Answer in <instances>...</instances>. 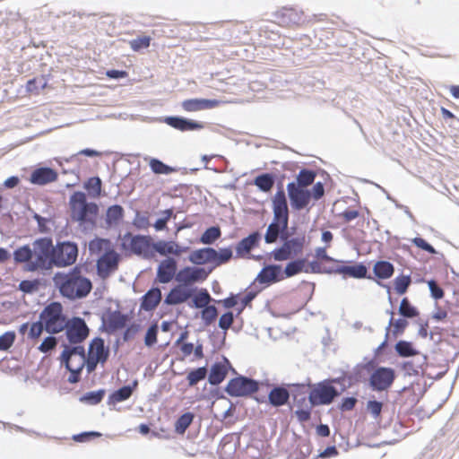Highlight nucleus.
<instances>
[{
    "label": "nucleus",
    "instance_id": "nucleus-9",
    "mask_svg": "<svg viewBox=\"0 0 459 459\" xmlns=\"http://www.w3.org/2000/svg\"><path fill=\"white\" fill-rule=\"evenodd\" d=\"M39 319L43 321L45 330L50 333H60L67 325L63 314V307L57 302H52L47 306L40 313Z\"/></svg>",
    "mask_w": 459,
    "mask_h": 459
},
{
    "label": "nucleus",
    "instance_id": "nucleus-50",
    "mask_svg": "<svg viewBox=\"0 0 459 459\" xmlns=\"http://www.w3.org/2000/svg\"><path fill=\"white\" fill-rule=\"evenodd\" d=\"M232 256V251L230 248L220 249L216 251V256L214 257V264L220 265L228 262Z\"/></svg>",
    "mask_w": 459,
    "mask_h": 459
},
{
    "label": "nucleus",
    "instance_id": "nucleus-13",
    "mask_svg": "<svg viewBox=\"0 0 459 459\" xmlns=\"http://www.w3.org/2000/svg\"><path fill=\"white\" fill-rule=\"evenodd\" d=\"M208 275L209 272L203 267L186 266L178 272L176 281L187 287L204 281Z\"/></svg>",
    "mask_w": 459,
    "mask_h": 459
},
{
    "label": "nucleus",
    "instance_id": "nucleus-40",
    "mask_svg": "<svg viewBox=\"0 0 459 459\" xmlns=\"http://www.w3.org/2000/svg\"><path fill=\"white\" fill-rule=\"evenodd\" d=\"M133 393V389L131 386L126 385L122 388L115 391L110 396L109 401L112 403H121L126 399H128Z\"/></svg>",
    "mask_w": 459,
    "mask_h": 459
},
{
    "label": "nucleus",
    "instance_id": "nucleus-19",
    "mask_svg": "<svg viewBox=\"0 0 459 459\" xmlns=\"http://www.w3.org/2000/svg\"><path fill=\"white\" fill-rule=\"evenodd\" d=\"M273 221H279L288 227L289 209L286 195L283 190L277 191L273 198Z\"/></svg>",
    "mask_w": 459,
    "mask_h": 459
},
{
    "label": "nucleus",
    "instance_id": "nucleus-64",
    "mask_svg": "<svg viewBox=\"0 0 459 459\" xmlns=\"http://www.w3.org/2000/svg\"><path fill=\"white\" fill-rule=\"evenodd\" d=\"M429 288L431 292V295L434 299H438L444 296V292L441 288H439L434 281H429Z\"/></svg>",
    "mask_w": 459,
    "mask_h": 459
},
{
    "label": "nucleus",
    "instance_id": "nucleus-55",
    "mask_svg": "<svg viewBox=\"0 0 459 459\" xmlns=\"http://www.w3.org/2000/svg\"><path fill=\"white\" fill-rule=\"evenodd\" d=\"M217 316V309L214 306H208L204 307L202 311V318L207 325L211 324Z\"/></svg>",
    "mask_w": 459,
    "mask_h": 459
},
{
    "label": "nucleus",
    "instance_id": "nucleus-35",
    "mask_svg": "<svg viewBox=\"0 0 459 459\" xmlns=\"http://www.w3.org/2000/svg\"><path fill=\"white\" fill-rule=\"evenodd\" d=\"M337 272L353 278H364L367 274V268L363 264H356L351 266H342L339 268Z\"/></svg>",
    "mask_w": 459,
    "mask_h": 459
},
{
    "label": "nucleus",
    "instance_id": "nucleus-57",
    "mask_svg": "<svg viewBox=\"0 0 459 459\" xmlns=\"http://www.w3.org/2000/svg\"><path fill=\"white\" fill-rule=\"evenodd\" d=\"M56 339L55 337L48 336V337L45 338L44 341L41 342V344L39 347V350L41 352L46 353V352L51 351L52 349H54L56 347Z\"/></svg>",
    "mask_w": 459,
    "mask_h": 459
},
{
    "label": "nucleus",
    "instance_id": "nucleus-42",
    "mask_svg": "<svg viewBox=\"0 0 459 459\" xmlns=\"http://www.w3.org/2000/svg\"><path fill=\"white\" fill-rule=\"evenodd\" d=\"M194 420V415L190 412L181 415L175 423V430L178 434H184Z\"/></svg>",
    "mask_w": 459,
    "mask_h": 459
},
{
    "label": "nucleus",
    "instance_id": "nucleus-29",
    "mask_svg": "<svg viewBox=\"0 0 459 459\" xmlns=\"http://www.w3.org/2000/svg\"><path fill=\"white\" fill-rule=\"evenodd\" d=\"M161 291L159 289L149 290L143 297L141 307L146 311L152 310L160 303Z\"/></svg>",
    "mask_w": 459,
    "mask_h": 459
},
{
    "label": "nucleus",
    "instance_id": "nucleus-7",
    "mask_svg": "<svg viewBox=\"0 0 459 459\" xmlns=\"http://www.w3.org/2000/svg\"><path fill=\"white\" fill-rule=\"evenodd\" d=\"M61 361L65 363L66 368L71 373L68 381L70 383L78 382L79 374L86 367L87 363L84 348L81 345L65 346L61 354Z\"/></svg>",
    "mask_w": 459,
    "mask_h": 459
},
{
    "label": "nucleus",
    "instance_id": "nucleus-59",
    "mask_svg": "<svg viewBox=\"0 0 459 459\" xmlns=\"http://www.w3.org/2000/svg\"><path fill=\"white\" fill-rule=\"evenodd\" d=\"M233 323V314L231 312H228L223 314L219 320V326L223 329L227 330L230 327V325Z\"/></svg>",
    "mask_w": 459,
    "mask_h": 459
},
{
    "label": "nucleus",
    "instance_id": "nucleus-47",
    "mask_svg": "<svg viewBox=\"0 0 459 459\" xmlns=\"http://www.w3.org/2000/svg\"><path fill=\"white\" fill-rule=\"evenodd\" d=\"M399 313L404 317H414L418 315V312L415 307L411 306L407 299H403L401 301Z\"/></svg>",
    "mask_w": 459,
    "mask_h": 459
},
{
    "label": "nucleus",
    "instance_id": "nucleus-27",
    "mask_svg": "<svg viewBox=\"0 0 459 459\" xmlns=\"http://www.w3.org/2000/svg\"><path fill=\"white\" fill-rule=\"evenodd\" d=\"M281 271V265H268L265 266L257 275L256 280L260 283H272L280 280V273Z\"/></svg>",
    "mask_w": 459,
    "mask_h": 459
},
{
    "label": "nucleus",
    "instance_id": "nucleus-6",
    "mask_svg": "<svg viewBox=\"0 0 459 459\" xmlns=\"http://www.w3.org/2000/svg\"><path fill=\"white\" fill-rule=\"evenodd\" d=\"M70 208L72 218L81 225L89 223L92 225L98 212V206L94 203H88L86 195L82 192H75L70 197Z\"/></svg>",
    "mask_w": 459,
    "mask_h": 459
},
{
    "label": "nucleus",
    "instance_id": "nucleus-10",
    "mask_svg": "<svg viewBox=\"0 0 459 459\" xmlns=\"http://www.w3.org/2000/svg\"><path fill=\"white\" fill-rule=\"evenodd\" d=\"M77 246L71 242H63L53 247L51 253V267H65L73 264L77 258Z\"/></svg>",
    "mask_w": 459,
    "mask_h": 459
},
{
    "label": "nucleus",
    "instance_id": "nucleus-1",
    "mask_svg": "<svg viewBox=\"0 0 459 459\" xmlns=\"http://www.w3.org/2000/svg\"><path fill=\"white\" fill-rule=\"evenodd\" d=\"M51 253L53 243L48 238L36 239L31 245L20 247L13 252V259L17 263H25L29 272L48 270L51 268Z\"/></svg>",
    "mask_w": 459,
    "mask_h": 459
},
{
    "label": "nucleus",
    "instance_id": "nucleus-39",
    "mask_svg": "<svg viewBox=\"0 0 459 459\" xmlns=\"http://www.w3.org/2000/svg\"><path fill=\"white\" fill-rule=\"evenodd\" d=\"M123 217V208L120 205H113L107 211L106 221L109 226L117 225Z\"/></svg>",
    "mask_w": 459,
    "mask_h": 459
},
{
    "label": "nucleus",
    "instance_id": "nucleus-18",
    "mask_svg": "<svg viewBox=\"0 0 459 459\" xmlns=\"http://www.w3.org/2000/svg\"><path fill=\"white\" fill-rule=\"evenodd\" d=\"M337 390L329 384H319L309 394V402L313 405L329 404L337 396Z\"/></svg>",
    "mask_w": 459,
    "mask_h": 459
},
{
    "label": "nucleus",
    "instance_id": "nucleus-5",
    "mask_svg": "<svg viewBox=\"0 0 459 459\" xmlns=\"http://www.w3.org/2000/svg\"><path fill=\"white\" fill-rule=\"evenodd\" d=\"M70 208L72 218L81 225L89 223L92 225L98 212V206L94 203H88L86 195L82 192H75L70 197Z\"/></svg>",
    "mask_w": 459,
    "mask_h": 459
},
{
    "label": "nucleus",
    "instance_id": "nucleus-62",
    "mask_svg": "<svg viewBox=\"0 0 459 459\" xmlns=\"http://www.w3.org/2000/svg\"><path fill=\"white\" fill-rule=\"evenodd\" d=\"M412 243H413L416 247H420V248H421V249H423V250H425V251H428V252H429L430 254H435V253H436L435 248H434L431 245H429V243H427V242H426L423 238H414L412 239Z\"/></svg>",
    "mask_w": 459,
    "mask_h": 459
},
{
    "label": "nucleus",
    "instance_id": "nucleus-23",
    "mask_svg": "<svg viewBox=\"0 0 459 459\" xmlns=\"http://www.w3.org/2000/svg\"><path fill=\"white\" fill-rule=\"evenodd\" d=\"M192 290L186 286L179 285L173 288L165 299V303L168 305H178L186 302L192 297Z\"/></svg>",
    "mask_w": 459,
    "mask_h": 459
},
{
    "label": "nucleus",
    "instance_id": "nucleus-33",
    "mask_svg": "<svg viewBox=\"0 0 459 459\" xmlns=\"http://www.w3.org/2000/svg\"><path fill=\"white\" fill-rule=\"evenodd\" d=\"M289 399V392L282 387H275L269 394V401L274 406L286 403Z\"/></svg>",
    "mask_w": 459,
    "mask_h": 459
},
{
    "label": "nucleus",
    "instance_id": "nucleus-30",
    "mask_svg": "<svg viewBox=\"0 0 459 459\" xmlns=\"http://www.w3.org/2000/svg\"><path fill=\"white\" fill-rule=\"evenodd\" d=\"M286 229L287 227H284L283 224L273 220L272 223L269 224L264 235L265 242L267 244L274 243L277 240L280 233H282L284 230H286Z\"/></svg>",
    "mask_w": 459,
    "mask_h": 459
},
{
    "label": "nucleus",
    "instance_id": "nucleus-36",
    "mask_svg": "<svg viewBox=\"0 0 459 459\" xmlns=\"http://www.w3.org/2000/svg\"><path fill=\"white\" fill-rule=\"evenodd\" d=\"M374 273L378 278L387 279L392 276L394 273V266L389 262H377L374 266Z\"/></svg>",
    "mask_w": 459,
    "mask_h": 459
},
{
    "label": "nucleus",
    "instance_id": "nucleus-34",
    "mask_svg": "<svg viewBox=\"0 0 459 459\" xmlns=\"http://www.w3.org/2000/svg\"><path fill=\"white\" fill-rule=\"evenodd\" d=\"M316 178V173L308 169H301L296 177V181H293L294 185L303 188H307L313 184Z\"/></svg>",
    "mask_w": 459,
    "mask_h": 459
},
{
    "label": "nucleus",
    "instance_id": "nucleus-15",
    "mask_svg": "<svg viewBox=\"0 0 459 459\" xmlns=\"http://www.w3.org/2000/svg\"><path fill=\"white\" fill-rule=\"evenodd\" d=\"M394 380V370L390 368L380 367L370 376L369 385L373 390L385 391L391 386Z\"/></svg>",
    "mask_w": 459,
    "mask_h": 459
},
{
    "label": "nucleus",
    "instance_id": "nucleus-4",
    "mask_svg": "<svg viewBox=\"0 0 459 459\" xmlns=\"http://www.w3.org/2000/svg\"><path fill=\"white\" fill-rule=\"evenodd\" d=\"M70 208L72 218L81 225L89 223L92 225L98 212V206L94 203H88L86 195L82 192H75L70 197Z\"/></svg>",
    "mask_w": 459,
    "mask_h": 459
},
{
    "label": "nucleus",
    "instance_id": "nucleus-31",
    "mask_svg": "<svg viewBox=\"0 0 459 459\" xmlns=\"http://www.w3.org/2000/svg\"><path fill=\"white\" fill-rule=\"evenodd\" d=\"M148 160L152 171L158 175H169L176 171V169L166 165L162 161L155 158H144Z\"/></svg>",
    "mask_w": 459,
    "mask_h": 459
},
{
    "label": "nucleus",
    "instance_id": "nucleus-52",
    "mask_svg": "<svg viewBox=\"0 0 459 459\" xmlns=\"http://www.w3.org/2000/svg\"><path fill=\"white\" fill-rule=\"evenodd\" d=\"M150 37L143 36L134 39L130 41V46L134 51H139L142 48H147L150 46Z\"/></svg>",
    "mask_w": 459,
    "mask_h": 459
},
{
    "label": "nucleus",
    "instance_id": "nucleus-51",
    "mask_svg": "<svg viewBox=\"0 0 459 459\" xmlns=\"http://www.w3.org/2000/svg\"><path fill=\"white\" fill-rule=\"evenodd\" d=\"M411 283L409 276L397 277L394 281L395 290L398 294H403Z\"/></svg>",
    "mask_w": 459,
    "mask_h": 459
},
{
    "label": "nucleus",
    "instance_id": "nucleus-28",
    "mask_svg": "<svg viewBox=\"0 0 459 459\" xmlns=\"http://www.w3.org/2000/svg\"><path fill=\"white\" fill-rule=\"evenodd\" d=\"M261 235L258 232H254L243 238L236 247L238 255L244 256L247 255L250 250L258 244Z\"/></svg>",
    "mask_w": 459,
    "mask_h": 459
},
{
    "label": "nucleus",
    "instance_id": "nucleus-46",
    "mask_svg": "<svg viewBox=\"0 0 459 459\" xmlns=\"http://www.w3.org/2000/svg\"><path fill=\"white\" fill-rule=\"evenodd\" d=\"M211 300V297L207 290H200L193 299V306L197 308H204L208 307V303Z\"/></svg>",
    "mask_w": 459,
    "mask_h": 459
},
{
    "label": "nucleus",
    "instance_id": "nucleus-45",
    "mask_svg": "<svg viewBox=\"0 0 459 459\" xmlns=\"http://www.w3.org/2000/svg\"><path fill=\"white\" fill-rule=\"evenodd\" d=\"M206 374H207V369L204 367L198 368L189 372L187 375V377H186L188 380L189 385L193 386V385H196L199 381L204 379L206 377Z\"/></svg>",
    "mask_w": 459,
    "mask_h": 459
},
{
    "label": "nucleus",
    "instance_id": "nucleus-60",
    "mask_svg": "<svg viewBox=\"0 0 459 459\" xmlns=\"http://www.w3.org/2000/svg\"><path fill=\"white\" fill-rule=\"evenodd\" d=\"M367 408L371 415L376 419L377 418L382 411V403L377 401H369L368 403Z\"/></svg>",
    "mask_w": 459,
    "mask_h": 459
},
{
    "label": "nucleus",
    "instance_id": "nucleus-3",
    "mask_svg": "<svg viewBox=\"0 0 459 459\" xmlns=\"http://www.w3.org/2000/svg\"><path fill=\"white\" fill-rule=\"evenodd\" d=\"M288 195L290 205L294 210L300 211L306 208L311 199L319 200L325 194V188L321 182H317L313 186L312 191L294 185V183L287 184Z\"/></svg>",
    "mask_w": 459,
    "mask_h": 459
},
{
    "label": "nucleus",
    "instance_id": "nucleus-41",
    "mask_svg": "<svg viewBox=\"0 0 459 459\" xmlns=\"http://www.w3.org/2000/svg\"><path fill=\"white\" fill-rule=\"evenodd\" d=\"M85 189L89 192V195L96 198L100 196L101 191V180L100 178H91L85 184Z\"/></svg>",
    "mask_w": 459,
    "mask_h": 459
},
{
    "label": "nucleus",
    "instance_id": "nucleus-25",
    "mask_svg": "<svg viewBox=\"0 0 459 459\" xmlns=\"http://www.w3.org/2000/svg\"><path fill=\"white\" fill-rule=\"evenodd\" d=\"M152 247L161 255H180L185 248L173 241L160 240L152 245Z\"/></svg>",
    "mask_w": 459,
    "mask_h": 459
},
{
    "label": "nucleus",
    "instance_id": "nucleus-56",
    "mask_svg": "<svg viewBox=\"0 0 459 459\" xmlns=\"http://www.w3.org/2000/svg\"><path fill=\"white\" fill-rule=\"evenodd\" d=\"M103 395V391L90 392L82 398V401L87 402L91 404H97L102 400Z\"/></svg>",
    "mask_w": 459,
    "mask_h": 459
},
{
    "label": "nucleus",
    "instance_id": "nucleus-2",
    "mask_svg": "<svg viewBox=\"0 0 459 459\" xmlns=\"http://www.w3.org/2000/svg\"><path fill=\"white\" fill-rule=\"evenodd\" d=\"M53 281L61 295L71 300L85 298L92 288L91 281L82 274L78 267L68 273H56Z\"/></svg>",
    "mask_w": 459,
    "mask_h": 459
},
{
    "label": "nucleus",
    "instance_id": "nucleus-53",
    "mask_svg": "<svg viewBox=\"0 0 459 459\" xmlns=\"http://www.w3.org/2000/svg\"><path fill=\"white\" fill-rule=\"evenodd\" d=\"M158 325L157 324L152 325L147 330L144 338V343L146 346L151 347L157 342Z\"/></svg>",
    "mask_w": 459,
    "mask_h": 459
},
{
    "label": "nucleus",
    "instance_id": "nucleus-61",
    "mask_svg": "<svg viewBox=\"0 0 459 459\" xmlns=\"http://www.w3.org/2000/svg\"><path fill=\"white\" fill-rule=\"evenodd\" d=\"M38 288L36 281H22L20 282L19 289L26 293H31Z\"/></svg>",
    "mask_w": 459,
    "mask_h": 459
},
{
    "label": "nucleus",
    "instance_id": "nucleus-17",
    "mask_svg": "<svg viewBox=\"0 0 459 459\" xmlns=\"http://www.w3.org/2000/svg\"><path fill=\"white\" fill-rule=\"evenodd\" d=\"M123 246L132 252L143 257H148L151 248V238L146 236H132L126 234L123 238Z\"/></svg>",
    "mask_w": 459,
    "mask_h": 459
},
{
    "label": "nucleus",
    "instance_id": "nucleus-22",
    "mask_svg": "<svg viewBox=\"0 0 459 459\" xmlns=\"http://www.w3.org/2000/svg\"><path fill=\"white\" fill-rule=\"evenodd\" d=\"M164 122L180 131H194L204 128L202 123L179 117H167L164 118Z\"/></svg>",
    "mask_w": 459,
    "mask_h": 459
},
{
    "label": "nucleus",
    "instance_id": "nucleus-49",
    "mask_svg": "<svg viewBox=\"0 0 459 459\" xmlns=\"http://www.w3.org/2000/svg\"><path fill=\"white\" fill-rule=\"evenodd\" d=\"M15 340L14 332H6L0 335V351L8 350Z\"/></svg>",
    "mask_w": 459,
    "mask_h": 459
},
{
    "label": "nucleus",
    "instance_id": "nucleus-12",
    "mask_svg": "<svg viewBox=\"0 0 459 459\" xmlns=\"http://www.w3.org/2000/svg\"><path fill=\"white\" fill-rule=\"evenodd\" d=\"M108 356V351L105 348L104 341L101 338L93 339L88 350L86 357V369L90 374L93 372L99 363H104Z\"/></svg>",
    "mask_w": 459,
    "mask_h": 459
},
{
    "label": "nucleus",
    "instance_id": "nucleus-48",
    "mask_svg": "<svg viewBox=\"0 0 459 459\" xmlns=\"http://www.w3.org/2000/svg\"><path fill=\"white\" fill-rule=\"evenodd\" d=\"M108 325L113 329H121L126 325V317L120 313H113L108 317Z\"/></svg>",
    "mask_w": 459,
    "mask_h": 459
},
{
    "label": "nucleus",
    "instance_id": "nucleus-63",
    "mask_svg": "<svg viewBox=\"0 0 459 459\" xmlns=\"http://www.w3.org/2000/svg\"><path fill=\"white\" fill-rule=\"evenodd\" d=\"M134 225L138 229H146L149 226L147 216L137 212L134 220Z\"/></svg>",
    "mask_w": 459,
    "mask_h": 459
},
{
    "label": "nucleus",
    "instance_id": "nucleus-24",
    "mask_svg": "<svg viewBox=\"0 0 459 459\" xmlns=\"http://www.w3.org/2000/svg\"><path fill=\"white\" fill-rule=\"evenodd\" d=\"M216 250L212 247H204L193 251L188 259L192 264L201 265L207 263L214 264Z\"/></svg>",
    "mask_w": 459,
    "mask_h": 459
},
{
    "label": "nucleus",
    "instance_id": "nucleus-58",
    "mask_svg": "<svg viewBox=\"0 0 459 459\" xmlns=\"http://www.w3.org/2000/svg\"><path fill=\"white\" fill-rule=\"evenodd\" d=\"M45 328L44 323L42 320L39 322H35L30 325L29 335L30 338H38L43 332Z\"/></svg>",
    "mask_w": 459,
    "mask_h": 459
},
{
    "label": "nucleus",
    "instance_id": "nucleus-16",
    "mask_svg": "<svg viewBox=\"0 0 459 459\" xmlns=\"http://www.w3.org/2000/svg\"><path fill=\"white\" fill-rule=\"evenodd\" d=\"M65 329L67 339L71 343L78 344L85 340L89 334V328L83 319L74 317L67 321Z\"/></svg>",
    "mask_w": 459,
    "mask_h": 459
},
{
    "label": "nucleus",
    "instance_id": "nucleus-54",
    "mask_svg": "<svg viewBox=\"0 0 459 459\" xmlns=\"http://www.w3.org/2000/svg\"><path fill=\"white\" fill-rule=\"evenodd\" d=\"M162 217L158 219L154 224V228L156 230H162L165 229L168 221L171 218L173 214V211L171 209H167L162 212Z\"/></svg>",
    "mask_w": 459,
    "mask_h": 459
},
{
    "label": "nucleus",
    "instance_id": "nucleus-14",
    "mask_svg": "<svg viewBox=\"0 0 459 459\" xmlns=\"http://www.w3.org/2000/svg\"><path fill=\"white\" fill-rule=\"evenodd\" d=\"M257 389V382L244 377L230 380L226 387L227 393L231 396H245L256 392Z\"/></svg>",
    "mask_w": 459,
    "mask_h": 459
},
{
    "label": "nucleus",
    "instance_id": "nucleus-8",
    "mask_svg": "<svg viewBox=\"0 0 459 459\" xmlns=\"http://www.w3.org/2000/svg\"><path fill=\"white\" fill-rule=\"evenodd\" d=\"M90 250L94 252L102 248L106 252L99 258L97 263L98 272L101 277H107L117 268L119 255L114 250H108L109 241L106 239H95L90 242Z\"/></svg>",
    "mask_w": 459,
    "mask_h": 459
},
{
    "label": "nucleus",
    "instance_id": "nucleus-21",
    "mask_svg": "<svg viewBox=\"0 0 459 459\" xmlns=\"http://www.w3.org/2000/svg\"><path fill=\"white\" fill-rule=\"evenodd\" d=\"M222 101L208 99H190L182 102V108L187 112H195L204 109H212L220 106Z\"/></svg>",
    "mask_w": 459,
    "mask_h": 459
},
{
    "label": "nucleus",
    "instance_id": "nucleus-32",
    "mask_svg": "<svg viewBox=\"0 0 459 459\" xmlns=\"http://www.w3.org/2000/svg\"><path fill=\"white\" fill-rule=\"evenodd\" d=\"M227 374V369L224 364L216 363L214 364L209 375V383L212 385H219L221 383Z\"/></svg>",
    "mask_w": 459,
    "mask_h": 459
},
{
    "label": "nucleus",
    "instance_id": "nucleus-20",
    "mask_svg": "<svg viewBox=\"0 0 459 459\" xmlns=\"http://www.w3.org/2000/svg\"><path fill=\"white\" fill-rule=\"evenodd\" d=\"M177 261L172 257H167L160 262L157 267V281L160 283H169L178 273Z\"/></svg>",
    "mask_w": 459,
    "mask_h": 459
},
{
    "label": "nucleus",
    "instance_id": "nucleus-44",
    "mask_svg": "<svg viewBox=\"0 0 459 459\" xmlns=\"http://www.w3.org/2000/svg\"><path fill=\"white\" fill-rule=\"evenodd\" d=\"M397 353L402 357H411L416 355L418 352L413 349L409 342L400 341L395 345Z\"/></svg>",
    "mask_w": 459,
    "mask_h": 459
},
{
    "label": "nucleus",
    "instance_id": "nucleus-11",
    "mask_svg": "<svg viewBox=\"0 0 459 459\" xmlns=\"http://www.w3.org/2000/svg\"><path fill=\"white\" fill-rule=\"evenodd\" d=\"M305 244V238H292L290 239H285L283 244L275 248L272 253L271 256L274 261L282 262L292 259L300 254L303 250Z\"/></svg>",
    "mask_w": 459,
    "mask_h": 459
},
{
    "label": "nucleus",
    "instance_id": "nucleus-38",
    "mask_svg": "<svg viewBox=\"0 0 459 459\" xmlns=\"http://www.w3.org/2000/svg\"><path fill=\"white\" fill-rule=\"evenodd\" d=\"M255 185L264 192H269L273 186L274 180L272 175L263 174L255 178Z\"/></svg>",
    "mask_w": 459,
    "mask_h": 459
},
{
    "label": "nucleus",
    "instance_id": "nucleus-37",
    "mask_svg": "<svg viewBox=\"0 0 459 459\" xmlns=\"http://www.w3.org/2000/svg\"><path fill=\"white\" fill-rule=\"evenodd\" d=\"M306 265V260L305 259H298L290 262L287 264L284 269V273L286 277H292L302 271H304Z\"/></svg>",
    "mask_w": 459,
    "mask_h": 459
},
{
    "label": "nucleus",
    "instance_id": "nucleus-43",
    "mask_svg": "<svg viewBox=\"0 0 459 459\" xmlns=\"http://www.w3.org/2000/svg\"><path fill=\"white\" fill-rule=\"evenodd\" d=\"M221 236V230L218 227L207 229L201 237V242L205 245L212 244Z\"/></svg>",
    "mask_w": 459,
    "mask_h": 459
},
{
    "label": "nucleus",
    "instance_id": "nucleus-26",
    "mask_svg": "<svg viewBox=\"0 0 459 459\" xmlns=\"http://www.w3.org/2000/svg\"><path fill=\"white\" fill-rule=\"evenodd\" d=\"M56 173L49 168H40L34 170L30 176V181L37 185H45L56 179Z\"/></svg>",
    "mask_w": 459,
    "mask_h": 459
}]
</instances>
